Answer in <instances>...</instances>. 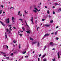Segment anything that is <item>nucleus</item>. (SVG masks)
<instances>
[{
  "label": "nucleus",
  "mask_w": 61,
  "mask_h": 61,
  "mask_svg": "<svg viewBox=\"0 0 61 61\" xmlns=\"http://www.w3.org/2000/svg\"><path fill=\"white\" fill-rule=\"evenodd\" d=\"M37 43V46L38 47H39L40 46V43L39 42H38Z\"/></svg>",
  "instance_id": "0eeeda50"
},
{
  "label": "nucleus",
  "mask_w": 61,
  "mask_h": 61,
  "mask_svg": "<svg viewBox=\"0 0 61 61\" xmlns=\"http://www.w3.org/2000/svg\"><path fill=\"white\" fill-rule=\"evenodd\" d=\"M47 13L48 14H49V13H50V12H49V10H48L47 11Z\"/></svg>",
  "instance_id": "6ab92c4d"
},
{
  "label": "nucleus",
  "mask_w": 61,
  "mask_h": 61,
  "mask_svg": "<svg viewBox=\"0 0 61 61\" xmlns=\"http://www.w3.org/2000/svg\"><path fill=\"white\" fill-rule=\"evenodd\" d=\"M19 35H20V36H22V34H19Z\"/></svg>",
  "instance_id": "72a5a7b5"
},
{
  "label": "nucleus",
  "mask_w": 61,
  "mask_h": 61,
  "mask_svg": "<svg viewBox=\"0 0 61 61\" xmlns=\"http://www.w3.org/2000/svg\"><path fill=\"white\" fill-rule=\"evenodd\" d=\"M26 51H25L24 52L22 53V54H25V53H26Z\"/></svg>",
  "instance_id": "79ce46f5"
},
{
  "label": "nucleus",
  "mask_w": 61,
  "mask_h": 61,
  "mask_svg": "<svg viewBox=\"0 0 61 61\" xmlns=\"http://www.w3.org/2000/svg\"><path fill=\"white\" fill-rule=\"evenodd\" d=\"M26 32L27 33H28L29 31H26Z\"/></svg>",
  "instance_id": "49530a36"
},
{
  "label": "nucleus",
  "mask_w": 61,
  "mask_h": 61,
  "mask_svg": "<svg viewBox=\"0 0 61 61\" xmlns=\"http://www.w3.org/2000/svg\"><path fill=\"white\" fill-rule=\"evenodd\" d=\"M58 58H60V56H59V53L58 52L57 53Z\"/></svg>",
  "instance_id": "423d86ee"
},
{
  "label": "nucleus",
  "mask_w": 61,
  "mask_h": 61,
  "mask_svg": "<svg viewBox=\"0 0 61 61\" xmlns=\"http://www.w3.org/2000/svg\"><path fill=\"white\" fill-rule=\"evenodd\" d=\"M37 43V42L36 41H34L32 42V45H34V44H36Z\"/></svg>",
  "instance_id": "f257e3e1"
},
{
  "label": "nucleus",
  "mask_w": 61,
  "mask_h": 61,
  "mask_svg": "<svg viewBox=\"0 0 61 61\" xmlns=\"http://www.w3.org/2000/svg\"><path fill=\"white\" fill-rule=\"evenodd\" d=\"M58 26H57V27H56V28H58Z\"/></svg>",
  "instance_id": "e2e57ef3"
},
{
  "label": "nucleus",
  "mask_w": 61,
  "mask_h": 61,
  "mask_svg": "<svg viewBox=\"0 0 61 61\" xmlns=\"http://www.w3.org/2000/svg\"><path fill=\"white\" fill-rule=\"evenodd\" d=\"M30 39L31 40H32V41H33V40H33V38H32L30 37Z\"/></svg>",
  "instance_id": "ddd939ff"
},
{
  "label": "nucleus",
  "mask_w": 61,
  "mask_h": 61,
  "mask_svg": "<svg viewBox=\"0 0 61 61\" xmlns=\"http://www.w3.org/2000/svg\"><path fill=\"white\" fill-rule=\"evenodd\" d=\"M39 28V27L37 28V31H38V28Z\"/></svg>",
  "instance_id": "e433bc0d"
},
{
  "label": "nucleus",
  "mask_w": 61,
  "mask_h": 61,
  "mask_svg": "<svg viewBox=\"0 0 61 61\" xmlns=\"http://www.w3.org/2000/svg\"><path fill=\"white\" fill-rule=\"evenodd\" d=\"M42 21H45V19H42Z\"/></svg>",
  "instance_id": "58836bf2"
},
{
  "label": "nucleus",
  "mask_w": 61,
  "mask_h": 61,
  "mask_svg": "<svg viewBox=\"0 0 61 61\" xmlns=\"http://www.w3.org/2000/svg\"><path fill=\"white\" fill-rule=\"evenodd\" d=\"M6 58H7L9 60V57H6Z\"/></svg>",
  "instance_id": "5fc2aeb1"
},
{
  "label": "nucleus",
  "mask_w": 61,
  "mask_h": 61,
  "mask_svg": "<svg viewBox=\"0 0 61 61\" xmlns=\"http://www.w3.org/2000/svg\"><path fill=\"white\" fill-rule=\"evenodd\" d=\"M25 57H28V56H25Z\"/></svg>",
  "instance_id": "13d9d810"
},
{
  "label": "nucleus",
  "mask_w": 61,
  "mask_h": 61,
  "mask_svg": "<svg viewBox=\"0 0 61 61\" xmlns=\"http://www.w3.org/2000/svg\"><path fill=\"white\" fill-rule=\"evenodd\" d=\"M11 56H13L14 55V54H13V53H11Z\"/></svg>",
  "instance_id": "2f4dec72"
},
{
  "label": "nucleus",
  "mask_w": 61,
  "mask_h": 61,
  "mask_svg": "<svg viewBox=\"0 0 61 61\" xmlns=\"http://www.w3.org/2000/svg\"><path fill=\"white\" fill-rule=\"evenodd\" d=\"M45 56H46V55H43V56H42V58H43V57H45Z\"/></svg>",
  "instance_id": "b1692460"
},
{
  "label": "nucleus",
  "mask_w": 61,
  "mask_h": 61,
  "mask_svg": "<svg viewBox=\"0 0 61 61\" xmlns=\"http://www.w3.org/2000/svg\"><path fill=\"white\" fill-rule=\"evenodd\" d=\"M21 12L20 11H19L18 12V15H20V13Z\"/></svg>",
  "instance_id": "2eb2a0df"
},
{
  "label": "nucleus",
  "mask_w": 61,
  "mask_h": 61,
  "mask_svg": "<svg viewBox=\"0 0 61 61\" xmlns=\"http://www.w3.org/2000/svg\"><path fill=\"white\" fill-rule=\"evenodd\" d=\"M44 25L45 26H46V27H49V26H50V25Z\"/></svg>",
  "instance_id": "7ed1b4c3"
},
{
  "label": "nucleus",
  "mask_w": 61,
  "mask_h": 61,
  "mask_svg": "<svg viewBox=\"0 0 61 61\" xmlns=\"http://www.w3.org/2000/svg\"><path fill=\"white\" fill-rule=\"evenodd\" d=\"M49 17L50 18V17H51V16L50 15H48Z\"/></svg>",
  "instance_id": "8fccbe9b"
},
{
  "label": "nucleus",
  "mask_w": 61,
  "mask_h": 61,
  "mask_svg": "<svg viewBox=\"0 0 61 61\" xmlns=\"http://www.w3.org/2000/svg\"><path fill=\"white\" fill-rule=\"evenodd\" d=\"M33 12H35V13H36L37 12L36 11V10H33Z\"/></svg>",
  "instance_id": "dca6fc26"
},
{
  "label": "nucleus",
  "mask_w": 61,
  "mask_h": 61,
  "mask_svg": "<svg viewBox=\"0 0 61 61\" xmlns=\"http://www.w3.org/2000/svg\"><path fill=\"white\" fill-rule=\"evenodd\" d=\"M19 20H20V21H23V20H22V19H19Z\"/></svg>",
  "instance_id": "5701e85b"
},
{
  "label": "nucleus",
  "mask_w": 61,
  "mask_h": 61,
  "mask_svg": "<svg viewBox=\"0 0 61 61\" xmlns=\"http://www.w3.org/2000/svg\"><path fill=\"white\" fill-rule=\"evenodd\" d=\"M51 35H53L54 34V33H51Z\"/></svg>",
  "instance_id": "bf43d9fd"
},
{
  "label": "nucleus",
  "mask_w": 61,
  "mask_h": 61,
  "mask_svg": "<svg viewBox=\"0 0 61 61\" xmlns=\"http://www.w3.org/2000/svg\"><path fill=\"white\" fill-rule=\"evenodd\" d=\"M55 5H60V4H58V3L57 4V3H56Z\"/></svg>",
  "instance_id": "f8f14e48"
},
{
  "label": "nucleus",
  "mask_w": 61,
  "mask_h": 61,
  "mask_svg": "<svg viewBox=\"0 0 61 61\" xmlns=\"http://www.w3.org/2000/svg\"><path fill=\"white\" fill-rule=\"evenodd\" d=\"M52 50H55V48H53Z\"/></svg>",
  "instance_id": "864d4df0"
},
{
  "label": "nucleus",
  "mask_w": 61,
  "mask_h": 61,
  "mask_svg": "<svg viewBox=\"0 0 61 61\" xmlns=\"http://www.w3.org/2000/svg\"><path fill=\"white\" fill-rule=\"evenodd\" d=\"M20 44H19V48L20 49Z\"/></svg>",
  "instance_id": "c9c22d12"
},
{
  "label": "nucleus",
  "mask_w": 61,
  "mask_h": 61,
  "mask_svg": "<svg viewBox=\"0 0 61 61\" xmlns=\"http://www.w3.org/2000/svg\"><path fill=\"white\" fill-rule=\"evenodd\" d=\"M52 60L53 61H56V60H55V59L54 58V59Z\"/></svg>",
  "instance_id": "473e14b6"
},
{
  "label": "nucleus",
  "mask_w": 61,
  "mask_h": 61,
  "mask_svg": "<svg viewBox=\"0 0 61 61\" xmlns=\"http://www.w3.org/2000/svg\"><path fill=\"white\" fill-rule=\"evenodd\" d=\"M7 20H9V18H8L7 19Z\"/></svg>",
  "instance_id": "680f3d73"
},
{
  "label": "nucleus",
  "mask_w": 61,
  "mask_h": 61,
  "mask_svg": "<svg viewBox=\"0 0 61 61\" xmlns=\"http://www.w3.org/2000/svg\"><path fill=\"white\" fill-rule=\"evenodd\" d=\"M1 13H2V10H0V14H1Z\"/></svg>",
  "instance_id": "a19ab883"
},
{
  "label": "nucleus",
  "mask_w": 61,
  "mask_h": 61,
  "mask_svg": "<svg viewBox=\"0 0 61 61\" xmlns=\"http://www.w3.org/2000/svg\"><path fill=\"white\" fill-rule=\"evenodd\" d=\"M20 31V32H21L22 33L23 32V31Z\"/></svg>",
  "instance_id": "338daca9"
},
{
  "label": "nucleus",
  "mask_w": 61,
  "mask_h": 61,
  "mask_svg": "<svg viewBox=\"0 0 61 61\" xmlns=\"http://www.w3.org/2000/svg\"><path fill=\"white\" fill-rule=\"evenodd\" d=\"M4 56H6V55H5Z\"/></svg>",
  "instance_id": "774afa93"
},
{
  "label": "nucleus",
  "mask_w": 61,
  "mask_h": 61,
  "mask_svg": "<svg viewBox=\"0 0 61 61\" xmlns=\"http://www.w3.org/2000/svg\"><path fill=\"white\" fill-rule=\"evenodd\" d=\"M0 23H1V24L4 26H5V24L4 23L2 22V21H0Z\"/></svg>",
  "instance_id": "6e6552de"
},
{
  "label": "nucleus",
  "mask_w": 61,
  "mask_h": 61,
  "mask_svg": "<svg viewBox=\"0 0 61 61\" xmlns=\"http://www.w3.org/2000/svg\"><path fill=\"white\" fill-rule=\"evenodd\" d=\"M0 53H2L3 54H5V53H4V52H2V51H0Z\"/></svg>",
  "instance_id": "4468645a"
},
{
  "label": "nucleus",
  "mask_w": 61,
  "mask_h": 61,
  "mask_svg": "<svg viewBox=\"0 0 61 61\" xmlns=\"http://www.w3.org/2000/svg\"><path fill=\"white\" fill-rule=\"evenodd\" d=\"M56 40H58L59 38H58V37H57L56 38Z\"/></svg>",
  "instance_id": "4c0bfd02"
},
{
  "label": "nucleus",
  "mask_w": 61,
  "mask_h": 61,
  "mask_svg": "<svg viewBox=\"0 0 61 61\" xmlns=\"http://www.w3.org/2000/svg\"><path fill=\"white\" fill-rule=\"evenodd\" d=\"M11 26V25H9L8 26L9 27V26Z\"/></svg>",
  "instance_id": "052dcab7"
},
{
  "label": "nucleus",
  "mask_w": 61,
  "mask_h": 61,
  "mask_svg": "<svg viewBox=\"0 0 61 61\" xmlns=\"http://www.w3.org/2000/svg\"><path fill=\"white\" fill-rule=\"evenodd\" d=\"M45 7L46 8H47V7L46 6H45Z\"/></svg>",
  "instance_id": "09e8293b"
},
{
  "label": "nucleus",
  "mask_w": 61,
  "mask_h": 61,
  "mask_svg": "<svg viewBox=\"0 0 61 61\" xmlns=\"http://www.w3.org/2000/svg\"><path fill=\"white\" fill-rule=\"evenodd\" d=\"M24 12H25V13H27V12H26L25 10Z\"/></svg>",
  "instance_id": "c85d7f7f"
},
{
  "label": "nucleus",
  "mask_w": 61,
  "mask_h": 61,
  "mask_svg": "<svg viewBox=\"0 0 61 61\" xmlns=\"http://www.w3.org/2000/svg\"><path fill=\"white\" fill-rule=\"evenodd\" d=\"M50 35V34H48V33H47L44 36H49Z\"/></svg>",
  "instance_id": "20e7f679"
},
{
  "label": "nucleus",
  "mask_w": 61,
  "mask_h": 61,
  "mask_svg": "<svg viewBox=\"0 0 61 61\" xmlns=\"http://www.w3.org/2000/svg\"><path fill=\"white\" fill-rule=\"evenodd\" d=\"M42 56V55L41 54H40V55H39V56L40 57V56Z\"/></svg>",
  "instance_id": "37998d69"
},
{
  "label": "nucleus",
  "mask_w": 61,
  "mask_h": 61,
  "mask_svg": "<svg viewBox=\"0 0 61 61\" xmlns=\"http://www.w3.org/2000/svg\"><path fill=\"white\" fill-rule=\"evenodd\" d=\"M28 33H29V34H30V32L29 31V32Z\"/></svg>",
  "instance_id": "0e129e2a"
},
{
  "label": "nucleus",
  "mask_w": 61,
  "mask_h": 61,
  "mask_svg": "<svg viewBox=\"0 0 61 61\" xmlns=\"http://www.w3.org/2000/svg\"><path fill=\"white\" fill-rule=\"evenodd\" d=\"M5 36L6 38H7V35H6V32H5Z\"/></svg>",
  "instance_id": "9d476101"
},
{
  "label": "nucleus",
  "mask_w": 61,
  "mask_h": 61,
  "mask_svg": "<svg viewBox=\"0 0 61 61\" xmlns=\"http://www.w3.org/2000/svg\"><path fill=\"white\" fill-rule=\"evenodd\" d=\"M12 21H12V23H14V22H15L14 21V20H12Z\"/></svg>",
  "instance_id": "4d7b16f0"
},
{
  "label": "nucleus",
  "mask_w": 61,
  "mask_h": 61,
  "mask_svg": "<svg viewBox=\"0 0 61 61\" xmlns=\"http://www.w3.org/2000/svg\"><path fill=\"white\" fill-rule=\"evenodd\" d=\"M5 20L6 21V23H10L9 20H8L7 21V19H6Z\"/></svg>",
  "instance_id": "39448f33"
},
{
  "label": "nucleus",
  "mask_w": 61,
  "mask_h": 61,
  "mask_svg": "<svg viewBox=\"0 0 61 61\" xmlns=\"http://www.w3.org/2000/svg\"><path fill=\"white\" fill-rule=\"evenodd\" d=\"M53 22V20H51L50 21V23H52Z\"/></svg>",
  "instance_id": "412c9836"
},
{
  "label": "nucleus",
  "mask_w": 61,
  "mask_h": 61,
  "mask_svg": "<svg viewBox=\"0 0 61 61\" xmlns=\"http://www.w3.org/2000/svg\"><path fill=\"white\" fill-rule=\"evenodd\" d=\"M5 46L6 47L7 49L8 48V46H7V45H5Z\"/></svg>",
  "instance_id": "c756f323"
},
{
  "label": "nucleus",
  "mask_w": 61,
  "mask_h": 61,
  "mask_svg": "<svg viewBox=\"0 0 61 61\" xmlns=\"http://www.w3.org/2000/svg\"><path fill=\"white\" fill-rule=\"evenodd\" d=\"M59 10H60V11H61V8L59 9Z\"/></svg>",
  "instance_id": "c03bdc74"
},
{
  "label": "nucleus",
  "mask_w": 61,
  "mask_h": 61,
  "mask_svg": "<svg viewBox=\"0 0 61 61\" xmlns=\"http://www.w3.org/2000/svg\"><path fill=\"white\" fill-rule=\"evenodd\" d=\"M57 34V31H56V32H55V35H56Z\"/></svg>",
  "instance_id": "7c9ffc66"
},
{
  "label": "nucleus",
  "mask_w": 61,
  "mask_h": 61,
  "mask_svg": "<svg viewBox=\"0 0 61 61\" xmlns=\"http://www.w3.org/2000/svg\"><path fill=\"white\" fill-rule=\"evenodd\" d=\"M22 28L23 31H25V28H24V27H22Z\"/></svg>",
  "instance_id": "4be33fe9"
},
{
  "label": "nucleus",
  "mask_w": 61,
  "mask_h": 61,
  "mask_svg": "<svg viewBox=\"0 0 61 61\" xmlns=\"http://www.w3.org/2000/svg\"><path fill=\"white\" fill-rule=\"evenodd\" d=\"M15 19V18H14V17H12V20H14V19Z\"/></svg>",
  "instance_id": "f3484780"
},
{
  "label": "nucleus",
  "mask_w": 61,
  "mask_h": 61,
  "mask_svg": "<svg viewBox=\"0 0 61 61\" xmlns=\"http://www.w3.org/2000/svg\"><path fill=\"white\" fill-rule=\"evenodd\" d=\"M25 23L27 26L29 28V25H27V23H26V21H25Z\"/></svg>",
  "instance_id": "1a4fd4ad"
},
{
  "label": "nucleus",
  "mask_w": 61,
  "mask_h": 61,
  "mask_svg": "<svg viewBox=\"0 0 61 61\" xmlns=\"http://www.w3.org/2000/svg\"><path fill=\"white\" fill-rule=\"evenodd\" d=\"M40 59V58H38V61H39Z\"/></svg>",
  "instance_id": "de8ad7c7"
},
{
  "label": "nucleus",
  "mask_w": 61,
  "mask_h": 61,
  "mask_svg": "<svg viewBox=\"0 0 61 61\" xmlns=\"http://www.w3.org/2000/svg\"><path fill=\"white\" fill-rule=\"evenodd\" d=\"M45 18H47V15H46L45 16Z\"/></svg>",
  "instance_id": "a878e982"
},
{
  "label": "nucleus",
  "mask_w": 61,
  "mask_h": 61,
  "mask_svg": "<svg viewBox=\"0 0 61 61\" xmlns=\"http://www.w3.org/2000/svg\"><path fill=\"white\" fill-rule=\"evenodd\" d=\"M35 53V51H33V53Z\"/></svg>",
  "instance_id": "69168bd1"
},
{
  "label": "nucleus",
  "mask_w": 61,
  "mask_h": 61,
  "mask_svg": "<svg viewBox=\"0 0 61 61\" xmlns=\"http://www.w3.org/2000/svg\"><path fill=\"white\" fill-rule=\"evenodd\" d=\"M52 7H53V8H55V6H53Z\"/></svg>",
  "instance_id": "603ef678"
},
{
  "label": "nucleus",
  "mask_w": 61,
  "mask_h": 61,
  "mask_svg": "<svg viewBox=\"0 0 61 61\" xmlns=\"http://www.w3.org/2000/svg\"><path fill=\"white\" fill-rule=\"evenodd\" d=\"M53 44V42H51L49 44V45H52V44Z\"/></svg>",
  "instance_id": "9b49d317"
},
{
  "label": "nucleus",
  "mask_w": 61,
  "mask_h": 61,
  "mask_svg": "<svg viewBox=\"0 0 61 61\" xmlns=\"http://www.w3.org/2000/svg\"><path fill=\"white\" fill-rule=\"evenodd\" d=\"M16 42V41H15V40H14L13 41V42L14 43H15Z\"/></svg>",
  "instance_id": "a211bd4d"
},
{
  "label": "nucleus",
  "mask_w": 61,
  "mask_h": 61,
  "mask_svg": "<svg viewBox=\"0 0 61 61\" xmlns=\"http://www.w3.org/2000/svg\"><path fill=\"white\" fill-rule=\"evenodd\" d=\"M53 14H55V11H53Z\"/></svg>",
  "instance_id": "ea45409f"
},
{
  "label": "nucleus",
  "mask_w": 61,
  "mask_h": 61,
  "mask_svg": "<svg viewBox=\"0 0 61 61\" xmlns=\"http://www.w3.org/2000/svg\"><path fill=\"white\" fill-rule=\"evenodd\" d=\"M47 61V60H46V59L45 58L44 60L43 61Z\"/></svg>",
  "instance_id": "393cba45"
},
{
  "label": "nucleus",
  "mask_w": 61,
  "mask_h": 61,
  "mask_svg": "<svg viewBox=\"0 0 61 61\" xmlns=\"http://www.w3.org/2000/svg\"><path fill=\"white\" fill-rule=\"evenodd\" d=\"M31 21H32V24H34V23H33V20L34 19H33V17H31Z\"/></svg>",
  "instance_id": "f03ea898"
},
{
  "label": "nucleus",
  "mask_w": 61,
  "mask_h": 61,
  "mask_svg": "<svg viewBox=\"0 0 61 61\" xmlns=\"http://www.w3.org/2000/svg\"><path fill=\"white\" fill-rule=\"evenodd\" d=\"M13 28H14V29H16V28H15V27H13Z\"/></svg>",
  "instance_id": "6e6d98bb"
},
{
  "label": "nucleus",
  "mask_w": 61,
  "mask_h": 61,
  "mask_svg": "<svg viewBox=\"0 0 61 61\" xmlns=\"http://www.w3.org/2000/svg\"><path fill=\"white\" fill-rule=\"evenodd\" d=\"M12 26H10V30H12V29H11V28H12Z\"/></svg>",
  "instance_id": "aec40b11"
},
{
  "label": "nucleus",
  "mask_w": 61,
  "mask_h": 61,
  "mask_svg": "<svg viewBox=\"0 0 61 61\" xmlns=\"http://www.w3.org/2000/svg\"><path fill=\"white\" fill-rule=\"evenodd\" d=\"M0 6H1L2 8L4 7V6L2 5H1Z\"/></svg>",
  "instance_id": "a18cd8bd"
},
{
  "label": "nucleus",
  "mask_w": 61,
  "mask_h": 61,
  "mask_svg": "<svg viewBox=\"0 0 61 61\" xmlns=\"http://www.w3.org/2000/svg\"><path fill=\"white\" fill-rule=\"evenodd\" d=\"M46 46H44V50H46Z\"/></svg>",
  "instance_id": "bb28decb"
},
{
  "label": "nucleus",
  "mask_w": 61,
  "mask_h": 61,
  "mask_svg": "<svg viewBox=\"0 0 61 61\" xmlns=\"http://www.w3.org/2000/svg\"><path fill=\"white\" fill-rule=\"evenodd\" d=\"M6 30L7 31V32H8V31H9V30H8V29H6Z\"/></svg>",
  "instance_id": "cd10ccee"
},
{
  "label": "nucleus",
  "mask_w": 61,
  "mask_h": 61,
  "mask_svg": "<svg viewBox=\"0 0 61 61\" xmlns=\"http://www.w3.org/2000/svg\"><path fill=\"white\" fill-rule=\"evenodd\" d=\"M34 9H35L36 10H37V8H35Z\"/></svg>",
  "instance_id": "3c124183"
},
{
  "label": "nucleus",
  "mask_w": 61,
  "mask_h": 61,
  "mask_svg": "<svg viewBox=\"0 0 61 61\" xmlns=\"http://www.w3.org/2000/svg\"><path fill=\"white\" fill-rule=\"evenodd\" d=\"M11 31H12V30H10L9 31V34L10 33H11Z\"/></svg>",
  "instance_id": "f704fd0d"
}]
</instances>
